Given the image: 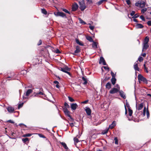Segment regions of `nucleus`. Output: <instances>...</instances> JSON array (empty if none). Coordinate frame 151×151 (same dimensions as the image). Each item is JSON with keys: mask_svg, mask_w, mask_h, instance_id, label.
Instances as JSON below:
<instances>
[{"mask_svg": "<svg viewBox=\"0 0 151 151\" xmlns=\"http://www.w3.org/2000/svg\"><path fill=\"white\" fill-rule=\"evenodd\" d=\"M138 79L139 82L142 81L145 83L147 84L148 83V81L146 78L144 77L141 74H139L138 76Z\"/></svg>", "mask_w": 151, "mask_h": 151, "instance_id": "1", "label": "nucleus"}, {"mask_svg": "<svg viewBox=\"0 0 151 151\" xmlns=\"http://www.w3.org/2000/svg\"><path fill=\"white\" fill-rule=\"evenodd\" d=\"M79 4L80 6L79 8L81 11H84L86 8V6L85 5L84 1L83 0L79 1Z\"/></svg>", "mask_w": 151, "mask_h": 151, "instance_id": "2", "label": "nucleus"}, {"mask_svg": "<svg viewBox=\"0 0 151 151\" xmlns=\"http://www.w3.org/2000/svg\"><path fill=\"white\" fill-rule=\"evenodd\" d=\"M118 88H116L114 87L112 88L109 91V93L111 94H114L117 93L119 91L120 89V86H118Z\"/></svg>", "mask_w": 151, "mask_h": 151, "instance_id": "3", "label": "nucleus"}, {"mask_svg": "<svg viewBox=\"0 0 151 151\" xmlns=\"http://www.w3.org/2000/svg\"><path fill=\"white\" fill-rule=\"evenodd\" d=\"M54 14L57 16H60L63 17H66L65 14L63 12H57L56 14L55 13Z\"/></svg>", "mask_w": 151, "mask_h": 151, "instance_id": "4", "label": "nucleus"}, {"mask_svg": "<svg viewBox=\"0 0 151 151\" xmlns=\"http://www.w3.org/2000/svg\"><path fill=\"white\" fill-rule=\"evenodd\" d=\"M99 63L100 64L102 63L104 65H107L106 62L105 60H104V58L102 57H100L99 61Z\"/></svg>", "mask_w": 151, "mask_h": 151, "instance_id": "5", "label": "nucleus"}, {"mask_svg": "<svg viewBox=\"0 0 151 151\" xmlns=\"http://www.w3.org/2000/svg\"><path fill=\"white\" fill-rule=\"evenodd\" d=\"M78 7V4L76 2H74L72 5V9L73 11H75L77 10Z\"/></svg>", "mask_w": 151, "mask_h": 151, "instance_id": "6", "label": "nucleus"}, {"mask_svg": "<svg viewBox=\"0 0 151 151\" xmlns=\"http://www.w3.org/2000/svg\"><path fill=\"white\" fill-rule=\"evenodd\" d=\"M59 69L65 73L66 70H70L71 69L70 68H69L67 66H65L64 68H60Z\"/></svg>", "mask_w": 151, "mask_h": 151, "instance_id": "7", "label": "nucleus"}, {"mask_svg": "<svg viewBox=\"0 0 151 151\" xmlns=\"http://www.w3.org/2000/svg\"><path fill=\"white\" fill-rule=\"evenodd\" d=\"M78 106V105L76 103L72 104L70 105L71 108L73 110H76Z\"/></svg>", "mask_w": 151, "mask_h": 151, "instance_id": "8", "label": "nucleus"}, {"mask_svg": "<svg viewBox=\"0 0 151 151\" xmlns=\"http://www.w3.org/2000/svg\"><path fill=\"white\" fill-rule=\"evenodd\" d=\"M85 111L88 115L89 116L91 114V109L89 107H86V109H85Z\"/></svg>", "mask_w": 151, "mask_h": 151, "instance_id": "9", "label": "nucleus"}, {"mask_svg": "<svg viewBox=\"0 0 151 151\" xmlns=\"http://www.w3.org/2000/svg\"><path fill=\"white\" fill-rule=\"evenodd\" d=\"M144 106V104L143 103H141L140 104H139L137 106V105H136V108L138 110H141L143 108Z\"/></svg>", "mask_w": 151, "mask_h": 151, "instance_id": "10", "label": "nucleus"}, {"mask_svg": "<svg viewBox=\"0 0 151 151\" xmlns=\"http://www.w3.org/2000/svg\"><path fill=\"white\" fill-rule=\"evenodd\" d=\"M119 95L121 97L123 98L124 99H125L126 98V96L124 94V93L122 90H119Z\"/></svg>", "mask_w": 151, "mask_h": 151, "instance_id": "11", "label": "nucleus"}, {"mask_svg": "<svg viewBox=\"0 0 151 151\" xmlns=\"http://www.w3.org/2000/svg\"><path fill=\"white\" fill-rule=\"evenodd\" d=\"M7 109L8 111L11 113H13L14 111V109L13 107L11 106H8L7 107Z\"/></svg>", "mask_w": 151, "mask_h": 151, "instance_id": "12", "label": "nucleus"}, {"mask_svg": "<svg viewBox=\"0 0 151 151\" xmlns=\"http://www.w3.org/2000/svg\"><path fill=\"white\" fill-rule=\"evenodd\" d=\"M149 47L148 44H143V49L142 52H144L147 50Z\"/></svg>", "mask_w": 151, "mask_h": 151, "instance_id": "13", "label": "nucleus"}, {"mask_svg": "<svg viewBox=\"0 0 151 151\" xmlns=\"http://www.w3.org/2000/svg\"><path fill=\"white\" fill-rule=\"evenodd\" d=\"M64 112L65 114L67 116H68L70 114V111L67 109L66 107H64L63 108Z\"/></svg>", "mask_w": 151, "mask_h": 151, "instance_id": "14", "label": "nucleus"}, {"mask_svg": "<svg viewBox=\"0 0 151 151\" xmlns=\"http://www.w3.org/2000/svg\"><path fill=\"white\" fill-rule=\"evenodd\" d=\"M134 69H135V70H137L139 71L140 70L138 67V65L137 63H134Z\"/></svg>", "mask_w": 151, "mask_h": 151, "instance_id": "15", "label": "nucleus"}, {"mask_svg": "<svg viewBox=\"0 0 151 151\" xmlns=\"http://www.w3.org/2000/svg\"><path fill=\"white\" fill-rule=\"evenodd\" d=\"M111 83L109 82L107 83L106 85V88L109 90L111 88Z\"/></svg>", "mask_w": 151, "mask_h": 151, "instance_id": "16", "label": "nucleus"}, {"mask_svg": "<svg viewBox=\"0 0 151 151\" xmlns=\"http://www.w3.org/2000/svg\"><path fill=\"white\" fill-rule=\"evenodd\" d=\"M111 78L110 76H106L103 81H102V84L105 83L106 81L109 80Z\"/></svg>", "mask_w": 151, "mask_h": 151, "instance_id": "17", "label": "nucleus"}, {"mask_svg": "<svg viewBox=\"0 0 151 151\" xmlns=\"http://www.w3.org/2000/svg\"><path fill=\"white\" fill-rule=\"evenodd\" d=\"M135 27L137 29L142 28L144 27V26L141 24H137Z\"/></svg>", "mask_w": 151, "mask_h": 151, "instance_id": "18", "label": "nucleus"}, {"mask_svg": "<svg viewBox=\"0 0 151 151\" xmlns=\"http://www.w3.org/2000/svg\"><path fill=\"white\" fill-rule=\"evenodd\" d=\"M34 93L35 94V96H37L38 95H45L44 93L41 91H39L37 93L34 92Z\"/></svg>", "mask_w": 151, "mask_h": 151, "instance_id": "19", "label": "nucleus"}, {"mask_svg": "<svg viewBox=\"0 0 151 151\" xmlns=\"http://www.w3.org/2000/svg\"><path fill=\"white\" fill-rule=\"evenodd\" d=\"M60 143L63 146L65 149L68 150V148L66 144L65 143L60 142Z\"/></svg>", "mask_w": 151, "mask_h": 151, "instance_id": "20", "label": "nucleus"}, {"mask_svg": "<svg viewBox=\"0 0 151 151\" xmlns=\"http://www.w3.org/2000/svg\"><path fill=\"white\" fill-rule=\"evenodd\" d=\"M149 41V38L147 36L145 38L143 44H148V42Z\"/></svg>", "mask_w": 151, "mask_h": 151, "instance_id": "21", "label": "nucleus"}, {"mask_svg": "<svg viewBox=\"0 0 151 151\" xmlns=\"http://www.w3.org/2000/svg\"><path fill=\"white\" fill-rule=\"evenodd\" d=\"M32 92V89H28V90H27V91L26 93V94H25V96H29V94Z\"/></svg>", "mask_w": 151, "mask_h": 151, "instance_id": "22", "label": "nucleus"}, {"mask_svg": "<svg viewBox=\"0 0 151 151\" xmlns=\"http://www.w3.org/2000/svg\"><path fill=\"white\" fill-rule=\"evenodd\" d=\"M81 52V49L79 48V47L78 46H77L76 47V50L74 51L75 53H78Z\"/></svg>", "mask_w": 151, "mask_h": 151, "instance_id": "23", "label": "nucleus"}, {"mask_svg": "<svg viewBox=\"0 0 151 151\" xmlns=\"http://www.w3.org/2000/svg\"><path fill=\"white\" fill-rule=\"evenodd\" d=\"M86 39L89 41V42H93V40L92 38V37L91 36H86Z\"/></svg>", "mask_w": 151, "mask_h": 151, "instance_id": "24", "label": "nucleus"}, {"mask_svg": "<svg viewBox=\"0 0 151 151\" xmlns=\"http://www.w3.org/2000/svg\"><path fill=\"white\" fill-rule=\"evenodd\" d=\"M79 137H78V135H77L76 137L74 138L73 139L74 143H76L75 144V145H76V143H78L79 142V141L78 139V138Z\"/></svg>", "mask_w": 151, "mask_h": 151, "instance_id": "25", "label": "nucleus"}, {"mask_svg": "<svg viewBox=\"0 0 151 151\" xmlns=\"http://www.w3.org/2000/svg\"><path fill=\"white\" fill-rule=\"evenodd\" d=\"M93 42V43L92 44V47L94 49H97L98 47L97 46V42H94L93 41V42Z\"/></svg>", "mask_w": 151, "mask_h": 151, "instance_id": "26", "label": "nucleus"}, {"mask_svg": "<svg viewBox=\"0 0 151 151\" xmlns=\"http://www.w3.org/2000/svg\"><path fill=\"white\" fill-rule=\"evenodd\" d=\"M82 80L84 81V82L83 83V84L86 85L87 84L88 82L87 79L84 76L82 78Z\"/></svg>", "mask_w": 151, "mask_h": 151, "instance_id": "27", "label": "nucleus"}, {"mask_svg": "<svg viewBox=\"0 0 151 151\" xmlns=\"http://www.w3.org/2000/svg\"><path fill=\"white\" fill-rule=\"evenodd\" d=\"M76 43L77 44H78V45H80L81 46H83L84 45L78 39H76Z\"/></svg>", "mask_w": 151, "mask_h": 151, "instance_id": "28", "label": "nucleus"}, {"mask_svg": "<svg viewBox=\"0 0 151 151\" xmlns=\"http://www.w3.org/2000/svg\"><path fill=\"white\" fill-rule=\"evenodd\" d=\"M140 6L142 8L144 7L145 5V3L143 1H142L140 2Z\"/></svg>", "mask_w": 151, "mask_h": 151, "instance_id": "29", "label": "nucleus"}, {"mask_svg": "<svg viewBox=\"0 0 151 151\" xmlns=\"http://www.w3.org/2000/svg\"><path fill=\"white\" fill-rule=\"evenodd\" d=\"M107 0H101L96 3V4L100 5L103 3L104 2H106Z\"/></svg>", "mask_w": 151, "mask_h": 151, "instance_id": "30", "label": "nucleus"}, {"mask_svg": "<svg viewBox=\"0 0 151 151\" xmlns=\"http://www.w3.org/2000/svg\"><path fill=\"white\" fill-rule=\"evenodd\" d=\"M111 81L112 84L114 85L116 83V79L115 78H112Z\"/></svg>", "mask_w": 151, "mask_h": 151, "instance_id": "31", "label": "nucleus"}, {"mask_svg": "<svg viewBox=\"0 0 151 151\" xmlns=\"http://www.w3.org/2000/svg\"><path fill=\"white\" fill-rule=\"evenodd\" d=\"M128 112H129V115L130 116H131L132 115L133 113V111L131 109H128Z\"/></svg>", "mask_w": 151, "mask_h": 151, "instance_id": "32", "label": "nucleus"}, {"mask_svg": "<svg viewBox=\"0 0 151 151\" xmlns=\"http://www.w3.org/2000/svg\"><path fill=\"white\" fill-rule=\"evenodd\" d=\"M22 141L24 143L29 142V139L27 138H25L22 139Z\"/></svg>", "mask_w": 151, "mask_h": 151, "instance_id": "33", "label": "nucleus"}, {"mask_svg": "<svg viewBox=\"0 0 151 151\" xmlns=\"http://www.w3.org/2000/svg\"><path fill=\"white\" fill-rule=\"evenodd\" d=\"M53 83H54L57 84L56 85V87L57 88H59L60 86L59 85V83L58 81H54Z\"/></svg>", "mask_w": 151, "mask_h": 151, "instance_id": "34", "label": "nucleus"}, {"mask_svg": "<svg viewBox=\"0 0 151 151\" xmlns=\"http://www.w3.org/2000/svg\"><path fill=\"white\" fill-rule=\"evenodd\" d=\"M78 19L80 23L82 24H86V23L81 18H79Z\"/></svg>", "mask_w": 151, "mask_h": 151, "instance_id": "35", "label": "nucleus"}, {"mask_svg": "<svg viewBox=\"0 0 151 151\" xmlns=\"http://www.w3.org/2000/svg\"><path fill=\"white\" fill-rule=\"evenodd\" d=\"M42 13L46 15L47 14V12L45 9H41Z\"/></svg>", "mask_w": 151, "mask_h": 151, "instance_id": "36", "label": "nucleus"}, {"mask_svg": "<svg viewBox=\"0 0 151 151\" xmlns=\"http://www.w3.org/2000/svg\"><path fill=\"white\" fill-rule=\"evenodd\" d=\"M32 134L28 133V134H24L23 135V137H30L32 135Z\"/></svg>", "mask_w": 151, "mask_h": 151, "instance_id": "37", "label": "nucleus"}, {"mask_svg": "<svg viewBox=\"0 0 151 151\" xmlns=\"http://www.w3.org/2000/svg\"><path fill=\"white\" fill-rule=\"evenodd\" d=\"M64 106H65V107H66L67 109L70 108V106L66 102H65L64 103Z\"/></svg>", "mask_w": 151, "mask_h": 151, "instance_id": "38", "label": "nucleus"}, {"mask_svg": "<svg viewBox=\"0 0 151 151\" xmlns=\"http://www.w3.org/2000/svg\"><path fill=\"white\" fill-rule=\"evenodd\" d=\"M68 98L69 100L71 102H73L75 101L71 97L68 96Z\"/></svg>", "mask_w": 151, "mask_h": 151, "instance_id": "39", "label": "nucleus"}, {"mask_svg": "<svg viewBox=\"0 0 151 151\" xmlns=\"http://www.w3.org/2000/svg\"><path fill=\"white\" fill-rule=\"evenodd\" d=\"M146 114L147 116V118H149V117L150 116V113L149 110L147 108V111H146Z\"/></svg>", "mask_w": 151, "mask_h": 151, "instance_id": "40", "label": "nucleus"}, {"mask_svg": "<svg viewBox=\"0 0 151 151\" xmlns=\"http://www.w3.org/2000/svg\"><path fill=\"white\" fill-rule=\"evenodd\" d=\"M139 17V15L138 14H134L133 17H132V18L133 19H135L136 18H137Z\"/></svg>", "mask_w": 151, "mask_h": 151, "instance_id": "41", "label": "nucleus"}, {"mask_svg": "<svg viewBox=\"0 0 151 151\" xmlns=\"http://www.w3.org/2000/svg\"><path fill=\"white\" fill-rule=\"evenodd\" d=\"M62 10L64 11V12L66 13H67L68 14H70V12L67 10L66 9H62Z\"/></svg>", "mask_w": 151, "mask_h": 151, "instance_id": "42", "label": "nucleus"}, {"mask_svg": "<svg viewBox=\"0 0 151 151\" xmlns=\"http://www.w3.org/2000/svg\"><path fill=\"white\" fill-rule=\"evenodd\" d=\"M23 104H24V103H22L21 104H19L18 105V109H19L20 108H21L23 106Z\"/></svg>", "mask_w": 151, "mask_h": 151, "instance_id": "43", "label": "nucleus"}, {"mask_svg": "<svg viewBox=\"0 0 151 151\" xmlns=\"http://www.w3.org/2000/svg\"><path fill=\"white\" fill-rule=\"evenodd\" d=\"M114 140H115V144L117 145L118 144V140L117 137H115Z\"/></svg>", "mask_w": 151, "mask_h": 151, "instance_id": "44", "label": "nucleus"}, {"mask_svg": "<svg viewBox=\"0 0 151 151\" xmlns=\"http://www.w3.org/2000/svg\"><path fill=\"white\" fill-rule=\"evenodd\" d=\"M143 60V58L142 57H139L138 58V60L139 62H142Z\"/></svg>", "mask_w": 151, "mask_h": 151, "instance_id": "45", "label": "nucleus"}, {"mask_svg": "<svg viewBox=\"0 0 151 151\" xmlns=\"http://www.w3.org/2000/svg\"><path fill=\"white\" fill-rule=\"evenodd\" d=\"M144 69L145 70L146 72L147 73H148V71L147 70V69L148 68L146 67V65H145V64H144Z\"/></svg>", "mask_w": 151, "mask_h": 151, "instance_id": "46", "label": "nucleus"}, {"mask_svg": "<svg viewBox=\"0 0 151 151\" xmlns=\"http://www.w3.org/2000/svg\"><path fill=\"white\" fill-rule=\"evenodd\" d=\"M111 74L112 76V78H115V75H116V74H114L112 71H111Z\"/></svg>", "mask_w": 151, "mask_h": 151, "instance_id": "47", "label": "nucleus"}, {"mask_svg": "<svg viewBox=\"0 0 151 151\" xmlns=\"http://www.w3.org/2000/svg\"><path fill=\"white\" fill-rule=\"evenodd\" d=\"M146 111V107H145L144 108L143 111V114L144 116H145V115Z\"/></svg>", "mask_w": 151, "mask_h": 151, "instance_id": "48", "label": "nucleus"}, {"mask_svg": "<svg viewBox=\"0 0 151 151\" xmlns=\"http://www.w3.org/2000/svg\"><path fill=\"white\" fill-rule=\"evenodd\" d=\"M102 68H103L105 69V70L107 69L108 70V71H109V67H106V66H103L101 68V69H102V71L103 70L102 69Z\"/></svg>", "mask_w": 151, "mask_h": 151, "instance_id": "49", "label": "nucleus"}, {"mask_svg": "<svg viewBox=\"0 0 151 151\" xmlns=\"http://www.w3.org/2000/svg\"><path fill=\"white\" fill-rule=\"evenodd\" d=\"M113 123L114 122H113L112 124L111 125H110L109 126V127H110V128L111 129H112L114 127V125H113Z\"/></svg>", "mask_w": 151, "mask_h": 151, "instance_id": "50", "label": "nucleus"}, {"mask_svg": "<svg viewBox=\"0 0 151 151\" xmlns=\"http://www.w3.org/2000/svg\"><path fill=\"white\" fill-rule=\"evenodd\" d=\"M89 24L91 25V24ZM89 28L91 30H93L94 28V26L90 25L89 26Z\"/></svg>", "mask_w": 151, "mask_h": 151, "instance_id": "51", "label": "nucleus"}, {"mask_svg": "<svg viewBox=\"0 0 151 151\" xmlns=\"http://www.w3.org/2000/svg\"><path fill=\"white\" fill-rule=\"evenodd\" d=\"M126 105L127 106V107L128 108V109H129L131 108L130 105L128 102H126Z\"/></svg>", "mask_w": 151, "mask_h": 151, "instance_id": "52", "label": "nucleus"}, {"mask_svg": "<svg viewBox=\"0 0 151 151\" xmlns=\"http://www.w3.org/2000/svg\"><path fill=\"white\" fill-rule=\"evenodd\" d=\"M140 18L143 21H145V17L143 15H141L140 16Z\"/></svg>", "mask_w": 151, "mask_h": 151, "instance_id": "53", "label": "nucleus"}, {"mask_svg": "<svg viewBox=\"0 0 151 151\" xmlns=\"http://www.w3.org/2000/svg\"><path fill=\"white\" fill-rule=\"evenodd\" d=\"M42 44V41L41 40H40L38 42V43L37 44V45H40Z\"/></svg>", "mask_w": 151, "mask_h": 151, "instance_id": "54", "label": "nucleus"}, {"mask_svg": "<svg viewBox=\"0 0 151 151\" xmlns=\"http://www.w3.org/2000/svg\"><path fill=\"white\" fill-rule=\"evenodd\" d=\"M147 10L146 8L143 9H142L141 12L142 13H144L147 11Z\"/></svg>", "mask_w": 151, "mask_h": 151, "instance_id": "55", "label": "nucleus"}, {"mask_svg": "<svg viewBox=\"0 0 151 151\" xmlns=\"http://www.w3.org/2000/svg\"><path fill=\"white\" fill-rule=\"evenodd\" d=\"M135 12L134 11H132L130 13L131 16H133L135 14Z\"/></svg>", "mask_w": 151, "mask_h": 151, "instance_id": "56", "label": "nucleus"}, {"mask_svg": "<svg viewBox=\"0 0 151 151\" xmlns=\"http://www.w3.org/2000/svg\"><path fill=\"white\" fill-rule=\"evenodd\" d=\"M55 52L57 53H60V50L58 49H57L56 50H55Z\"/></svg>", "mask_w": 151, "mask_h": 151, "instance_id": "57", "label": "nucleus"}, {"mask_svg": "<svg viewBox=\"0 0 151 151\" xmlns=\"http://www.w3.org/2000/svg\"><path fill=\"white\" fill-rule=\"evenodd\" d=\"M7 122L9 123H10L12 124H14V121H12V120H9L8 121H7Z\"/></svg>", "mask_w": 151, "mask_h": 151, "instance_id": "58", "label": "nucleus"}, {"mask_svg": "<svg viewBox=\"0 0 151 151\" xmlns=\"http://www.w3.org/2000/svg\"><path fill=\"white\" fill-rule=\"evenodd\" d=\"M124 107H125V115H127V108H126V106L125 105H124Z\"/></svg>", "mask_w": 151, "mask_h": 151, "instance_id": "59", "label": "nucleus"}, {"mask_svg": "<svg viewBox=\"0 0 151 151\" xmlns=\"http://www.w3.org/2000/svg\"><path fill=\"white\" fill-rule=\"evenodd\" d=\"M148 25L151 26V21H149L147 23Z\"/></svg>", "mask_w": 151, "mask_h": 151, "instance_id": "60", "label": "nucleus"}, {"mask_svg": "<svg viewBox=\"0 0 151 151\" xmlns=\"http://www.w3.org/2000/svg\"><path fill=\"white\" fill-rule=\"evenodd\" d=\"M88 2L89 4H92L93 3V2L92 0H86Z\"/></svg>", "mask_w": 151, "mask_h": 151, "instance_id": "61", "label": "nucleus"}, {"mask_svg": "<svg viewBox=\"0 0 151 151\" xmlns=\"http://www.w3.org/2000/svg\"><path fill=\"white\" fill-rule=\"evenodd\" d=\"M128 5H129L131 4L130 1L129 0H127L126 1Z\"/></svg>", "mask_w": 151, "mask_h": 151, "instance_id": "62", "label": "nucleus"}, {"mask_svg": "<svg viewBox=\"0 0 151 151\" xmlns=\"http://www.w3.org/2000/svg\"><path fill=\"white\" fill-rule=\"evenodd\" d=\"M146 53H142L141 55V56H142L143 57H145L146 56Z\"/></svg>", "mask_w": 151, "mask_h": 151, "instance_id": "63", "label": "nucleus"}, {"mask_svg": "<svg viewBox=\"0 0 151 151\" xmlns=\"http://www.w3.org/2000/svg\"><path fill=\"white\" fill-rule=\"evenodd\" d=\"M140 3L137 2L135 3V5L137 6H140Z\"/></svg>", "mask_w": 151, "mask_h": 151, "instance_id": "64", "label": "nucleus"}]
</instances>
